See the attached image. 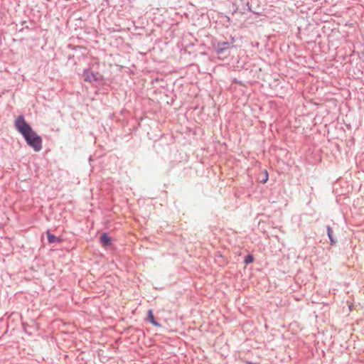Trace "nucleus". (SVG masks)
Listing matches in <instances>:
<instances>
[{
    "label": "nucleus",
    "instance_id": "nucleus-8",
    "mask_svg": "<svg viewBox=\"0 0 364 364\" xmlns=\"http://www.w3.org/2000/svg\"><path fill=\"white\" fill-rule=\"evenodd\" d=\"M97 75H98L97 73L96 75H94V74L92 73V76L93 79H95V80H97L98 79Z\"/></svg>",
    "mask_w": 364,
    "mask_h": 364
},
{
    "label": "nucleus",
    "instance_id": "nucleus-4",
    "mask_svg": "<svg viewBox=\"0 0 364 364\" xmlns=\"http://www.w3.org/2000/svg\"><path fill=\"white\" fill-rule=\"evenodd\" d=\"M148 319L153 325L156 326H160L159 323L155 321L152 310L148 311Z\"/></svg>",
    "mask_w": 364,
    "mask_h": 364
},
{
    "label": "nucleus",
    "instance_id": "nucleus-2",
    "mask_svg": "<svg viewBox=\"0 0 364 364\" xmlns=\"http://www.w3.org/2000/svg\"><path fill=\"white\" fill-rule=\"evenodd\" d=\"M100 242L104 247H107L111 245V239L107 234L104 233L100 237Z\"/></svg>",
    "mask_w": 364,
    "mask_h": 364
},
{
    "label": "nucleus",
    "instance_id": "nucleus-1",
    "mask_svg": "<svg viewBox=\"0 0 364 364\" xmlns=\"http://www.w3.org/2000/svg\"><path fill=\"white\" fill-rule=\"evenodd\" d=\"M16 129L23 135L27 144L34 151H39L42 149V139L31 126L25 121L23 116H18L15 121Z\"/></svg>",
    "mask_w": 364,
    "mask_h": 364
},
{
    "label": "nucleus",
    "instance_id": "nucleus-9",
    "mask_svg": "<svg viewBox=\"0 0 364 364\" xmlns=\"http://www.w3.org/2000/svg\"><path fill=\"white\" fill-rule=\"evenodd\" d=\"M87 80H91V79L90 78V76H87Z\"/></svg>",
    "mask_w": 364,
    "mask_h": 364
},
{
    "label": "nucleus",
    "instance_id": "nucleus-3",
    "mask_svg": "<svg viewBox=\"0 0 364 364\" xmlns=\"http://www.w3.org/2000/svg\"><path fill=\"white\" fill-rule=\"evenodd\" d=\"M47 237H48V240L50 243L60 242L61 241V240L60 238L52 235L51 233H50V232H47Z\"/></svg>",
    "mask_w": 364,
    "mask_h": 364
},
{
    "label": "nucleus",
    "instance_id": "nucleus-6",
    "mask_svg": "<svg viewBox=\"0 0 364 364\" xmlns=\"http://www.w3.org/2000/svg\"><path fill=\"white\" fill-rule=\"evenodd\" d=\"M254 260V258L252 255H247L246 257H245V262L246 264H250V263H252Z\"/></svg>",
    "mask_w": 364,
    "mask_h": 364
},
{
    "label": "nucleus",
    "instance_id": "nucleus-7",
    "mask_svg": "<svg viewBox=\"0 0 364 364\" xmlns=\"http://www.w3.org/2000/svg\"><path fill=\"white\" fill-rule=\"evenodd\" d=\"M267 181H268V173H267V171H264V178H262V182L263 183H265Z\"/></svg>",
    "mask_w": 364,
    "mask_h": 364
},
{
    "label": "nucleus",
    "instance_id": "nucleus-5",
    "mask_svg": "<svg viewBox=\"0 0 364 364\" xmlns=\"http://www.w3.org/2000/svg\"><path fill=\"white\" fill-rule=\"evenodd\" d=\"M327 234L331 240V245L336 243V240L333 237V230H332L331 228L329 226L327 227Z\"/></svg>",
    "mask_w": 364,
    "mask_h": 364
}]
</instances>
